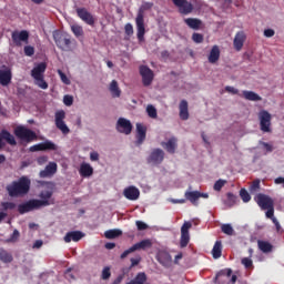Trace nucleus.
<instances>
[{
	"mask_svg": "<svg viewBox=\"0 0 284 284\" xmlns=\"http://www.w3.org/2000/svg\"><path fill=\"white\" fill-rule=\"evenodd\" d=\"M30 187H32V180L28 175H22L7 185V192L11 199H20L30 194Z\"/></svg>",
	"mask_w": 284,
	"mask_h": 284,
	"instance_id": "nucleus-1",
	"label": "nucleus"
},
{
	"mask_svg": "<svg viewBox=\"0 0 284 284\" xmlns=\"http://www.w3.org/2000/svg\"><path fill=\"white\" fill-rule=\"evenodd\" d=\"M53 41L62 52H72V43L74 40L68 32L55 30L53 31Z\"/></svg>",
	"mask_w": 284,
	"mask_h": 284,
	"instance_id": "nucleus-2",
	"label": "nucleus"
},
{
	"mask_svg": "<svg viewBox=\"0 0 284 284\" xmlns=\"http://www.w3.org/2000/svg\"><path fill=\"white\" fill-rule=\"evenodd\" d=\"M45 70H48V64H45V62L38 63L31 70V77L34 79L36 85L41 88V90H48V82L44 80Z\"/></svg>",
	"mask_w": 284,
	"mask_h": 284,
	"instance_id": "nucleus-3",
	"label": "nucleus"
},
{
	"mask_svg": "<svg viewBox=\"0 0 284 284\" xmlns=\"http://www.w3.org/2000/svg\"><path fill=\"white\" fill-rule=\"evenodd\" d=\"M254 201L261 210H267L266 214H274V200L270 195L258 193L255 195Z\"/></svg>",
	"mask_w": 284,
	"mask_h": 284,
	"instance_id": "nucleus-4",
	"label": "nucleus"
},
{
	"mask_svg": "<svg viewBox=\"0 0 284 284\" xmlns=\"http://www.w3.org/2000/svg\"><path fill=\"white\" fill-rule=\"evenodd\" d=\"M14 135L20 139V141H26V143L37 141V133L26 126H17L14 129Z\"/></svg>",
	"mask_w": 284,
	"mask_h": 284,
	"instance_id": "nucleus-5",
	"label": "nucleus"
},
{
	"mask_svg": "<svg viewBox=\"0 0 284 284\" xmlns=\"http://www.w3.org/2000/svg\"><path fill=\"white\" fill-rule=\"evenodd\" d=\"M152 247V240H142L135 244H133L131 247L125 250L121 255L120 258H128L130 254L134 252H139V250H150Z\"/></svg>",
	"mask_w": 284,
	"mask_h": 284,
	"instance_id": "nucleus-6",
	"label": "nucleus"
},
{
	"mask_svg": "<svg viewBox=\"0 0 284 284\" xmlns=\"http://www.w3.org/2000/svg\"><path fill=\"white\" fill-rule=\"evenodd\" d=\"M260 130L264 133L272 132V114L266 110L258 112Z\"/></svg>",
	"mask_w": 284,
	"mask_h": 284,
	"instance_id": "nucleus-7",
	"label": "nucleus"
},
{
	"mask_svg": "<svg viewBox=\"0 0 284 284\" xmlns=\"http://www.w3.org/2000/svg\"><path fill=\"white\" fill-rule=\"evenodd\" d=\"M47 202H41L40 200H29L22 204H19L18 212L20 214H26L28 212H32L34 210H41Z\"/></svg>",
	"mask_w": 284,
	"mask_h": 284,
	"instance_id": "nucleus-8",
	"label": "nucleus"
},
{
	"mask_svg": "<svg viewBox=\"0 0 284 284\" xmlns=\"http://www.w3.org/2000/svg\"><path fill=\"white\" fill-rule=\"evenodd\" d=\"M236 280V275H232V268L222 270L215 276V283L217 284H234Z\"/></svg>",
	"mask_w": 284,
	"mask_h": 284,
	"instance_id": "nucleus-9",
	"label": "nucleus"
},
{
	"mask_svg": "<svg viewBox=\"0 0 284 284\" xmlns=\"http://www.w3.org/2000/svg\"><path fill=\"white\" fill-rule=\"evenodd\" d=\"M192 227V221H185L181 226L180 247H187L190 244V230Z\"/></svg>",
	"mask_w": 284,
	"mask_h": 284,
	"instance_id": "nucleus-10",
	"label": "nucleus"
},
{
	"mask_svg": "<svg viewBox=\"0 0 284 284\" xmlns=\"http://www.w3.org/2000/svg\"><path fill=\"white\" fill-rule=\"evenodd\" d=\"M55 126L61 130L62 134H70V128L65 124V111L55 112Z\"/></svg>",
	"mask_w": 284,
	"mask_h": 284,
	"instance_id": "nucleus-11",
	"label": "nucleus"
},
{
	"mask_svg": "<svg viewBox=\"0 0 284 284\" xmlns=\"http://www.w3.org/2000/svg\"><path fill=\"white\" fill-rule=\"evenodd\" d=\"M11 39L18 48H21L22 42L28 43V40L30 39V33L27 30L22 31H13L11 33Z\"/></svg>",
	"mask_w": 284,
	"mask_h": 284,
	"instance_id": "nucleus-12",
	"label": "nucleus"
},
{
	"mask_svg": "<svg viewBox=\"0 0 284 284\" xmlns=\"http://www.w3.org/2000/svg\"><path fill=\"white\" fill-rule=\"evenodd\" d=\"M75 12H77L79 19H81V21L85 22L87 26L93 27L94 23H97V19H94V16L92 13H90V11H88V9L77 8Z\"/></svg>",
	"mask_w": 284,
	"mask_h": 284,
	"instance_id": "nucleus-13",
	"label": "nucleus"
},
{
	"mask_svg": "<svg viewBox=\"0 0 284 284\" xmlns=\"http://www.w3.org/2000/svg\"><path fill=\"white\" fill-rule=\"evenodd\" d=\"M140 74L142 77V83L145 88H148V85H152V81H154V71H152V69H150L148 65H141Z\"/></svg>",
	"mask_w": 284,
	"mask_h": 284,
	"instance_id": "nucleus-14",
	"label": "nucleus"
},
{
	"mask_svg": "<svg viewBox=\"0 0 284 284\" xmlns=\"http://www.w3.org/2000/svg\"><path fill=\"white\" fill-rule=\"evenodd\" d=\"M163 159H165V152L161 149H153L148 158V163L161 165L163 163Z\"/></svg>",
	"mask_w": 284,
	"mask_h": 284,
	"instance_id": "nucleus-15",
	"label": "nucleus"
},
{
	"mask_svg": "<svg viewBox=\"0 0 284 284\" xmlns=\"http://www.w3.org/2000/svg\"><path fill=\"white\" fill-rule=\"evenodd\" d=\"M185 199L186 201H190V203H192L193 205H199V199H210V194L199 191H186Z\"/></svg>",
	"mask_w": 284,
	"mask_h": 284,
	"instance_id": "nucleus-16",
	"label": "nucleus"
},
{
	"mask_svg": "<svg viewBox=\"0 0 284 284\" xmlns=\"http://www.w3.org/2000/svg\"><path fill=\"white\" fill-rule=\"evenodd\" d=\"M116 130L121 134H132V122L128 119L120 118L116 122Z\"/></svg>",
	"mask_w": 284,
	"mask_h": 284,
	"instance_id": "nucleus-17",
	"label": "nucleus"
},
{
	"mask_svg": "<svg viewBox=\"0 0 284 284\" xmlns=\"http://www.w3.org/2000/svg\"><path fill=\"white\" fill-rule=\"evenodd\" d=\"M123 196L128 199V201H139L141 196V191L139 190V187L130 185L123 190Z\"/></svg>",
	"mask_w": 284,
	"mask_h": 284,
	"instance_id": "nucleus-18",
	"label": "nucleus"
},
{
	"mask_svg": "<svg viewBox=\"0 0 284 284\" xmlns=\"http://www.w3.org/2000/svg\"><path fill=\"white\" fill-rule=\"evenodd\" d=\"M48 150L55 151L57 144L52 141H44L39 144L30 146V152H45Z\"/></svg>",
	"mask_w": 284,
	"mask_h": 284,
	"instance_id": "nucleus-19",
	"label": "nucleus"
},
{
	"mask_svg": "<svg viewBox=\"0 0 284 284\" xmlns=\"http://www.w3.org/2000/svg\"><path fill=\"white\" fill-rule=\"evenodd\" d=\"M136 30H138V41H144L145 39V21L143 19V13H138L136 19Z\"/></svg>",
	"mask_w": 284,
	"mask_h": 284,
	"instance_id": "nucleus-20",
	"label": "nucleus"
},
{
	"mask_svg": "<svg viewBox=\"0 0 284 284\" xmlns=\"http://www.w3.org/2000/svg\"><path fill=\"white\" fill-rule=\"evenodd\" d=\"M9 143V145H17V140L14 139V135H12L8 130H2L0 132V150H3L6 148V142Z\"/></svg>",
	"mask_w": 284,
	"mask_h": 284,
	"instance_id": "nucleus-21",
	"label": "nucleus"
},
{
	"mask_svg": "<svg viewBox=\"0 0 284 284\" xmlns=\"http://www.w3.org/2000/svg\"><path fill=\"white\" fill-rule=\"evenodd\" d=\"M58 165L55 162H49V164L44 168V170L40 171V179H50L57 174Z\"/></svg>",
	"mask_w": 284,
	"mask_h": 284,
	"instance_id": "nucleus-22",
	"label": "nucleus"
},
{
	"mask_svg": "<svg viewBox=\"0 0 284 284\" xmlns=\"http://www.w3.org/2000/svg\"><path fill=\"white\" fill-rule=\"evenodd\" d=\"M245 39H247V36H245L244 31H239L233 40V45L236 52H241L243 50V45L245 43Z\"/></svg>",
	"mask_w": 284,
	"mask_h": 284,
	"instance_id": "nucleus-23",
	"label": "nucleus"
},
{
	"mask_svg": "<svg viewBox=\"0 0 284 284\" xmlns=\"http://www.w3.org/2000/svg\"><path fill=\"white\" fill-rule=\"evenodd\" d=\"M83 236H85V234L81 231H70L64 235L63 241L64 243H72V241L79 243Z\"/></svg>",
	"mask_w": 284,
	"mask_h": 284,
	"instance_id": "nucleus-24",
	"label": "nucleus"
},
{
	"mask_svg": "<svg viewBox=\"0 0 284 284\" xmlns=\"http://www.w3.org/2000/svg\"><path fill=\"white\" fill-rule=\"evenodd\" d=\"M148 134V128L141 123H136V143L141 145L145 141Z\"/></svg>",
	"mask_w": 284,
	"mask_h": 284,
	"instance_id": "nucleus-25",
	"label": "nucleus"
},
{
	"mask_svg": "<svg viewBox=\"0 0 284 284\" xmlns=\"http://www.w3.org/2000/svg\"><path fill=\"white\" fill-rule=\"evenodd\" d=\"M194 10V6L187 0H179V12L180 14H191Z\"/></svg>",
	"mask_w": 284,
	"mask_h": 284,
	"instance_id": "nucleus-26",
	"label": "nucleus"
},
{
	"mask_svg": "<svg viewBox=\"0 0 284 284\" xmlns=\"http://www.w3.org/2000/svg\"><path fill=\"white\" fill-rule=\"evenodd\" d=\"M176 138H170L166 142H161V145L169 154H174V152H176Z\"/></svg>",
	"mask_w": 284,
	"mask_h": 284,
	"instance_id": "nucleus-27",
	"label": "nucleus"
},
{
	"mask_svg": "<svg viewBox=\"0 0 284 284\" xmlns=\"http://www.w3.org/2000/svg\"><path fill=\"white\" fill-rule=\"evenodd\" d=\"M12 81V71L9 69L7 70H0V84L1 85H10Z\"/></svg>",
	"mask_w": 284,
	"mask_h": 284,
	"instance_id": "nucleus-28",
	"label": "nucleus"
},
{
	"mask_svg": "<svg viewBox=\"0 0 284 284\" xmlns=\"http://www.w3.org/2000/svg\"><path fill=\"white\" fill-rule=\"evenodd\" d=\"M80 175L83 176V179H88L89 176H92L94 174V169L89 163H82L80 165Z\"/></svg>",
	"mask_w": 284,
	"mask_h": 284,
	"instance_id": "nucleus-29",
	"label": "nucleus"
},
{
	"mask_svg": "<svg viewBox=\"0 0 284 284\" xmlns=\"http://www.w3.org/2000/svg\"><path fill=\"white\" fill-rule=\"evenodd\" d=\"M180 119L182 121H187L190 119V111L187 110V102L185 100H182L180 102Z\"/></svg>",
	"mask_w": 284,
	"mask_h": 284,
	"instance_id": "nucleus-30",
	"label": "nucleus"
},
{
	"mask_svg": "<svg viewBox=\"0 0 284 284\" xmlns=\"http://www.w3.org/2000/svg\"><path fill=\"white\" fill-rule=\"evenodd\" d=\"M221 59V49L219 45H213L209 54V63H216Z\"/></svg>",
	"mask_w": 284,
	"mask_h": 284,
	"instance_id": "nucleus-31",
	"label": "nucleus"
},
{
	"mask_svg": "<svg viewBox=\"0 0 284 284\" xmlns=\"http://www.w3.org/2000/svg\"><path fill=\"white\" fill-rule=\"evenodd\" d=\"M257 247L258 250H261V252H263V254H270V252L274 250V246L272 245V243L263 240L257 241Z\"/></svg>",
	"mask_w": 284,
	"mask_h": 284,
	"instance_id": "nucleus-32",
	"label": "nucleus"
},
{
	"mask_svg": "<svg viewBox=\"0 0 284 284\" xmlns=\"http://www.w3.org/2000/svg\"><path fill=\"white\" fill-rule=\"evenodd\" d=\"M109 91L113 99H119V97H121V89L119 88V82H116V80L111 81Z\"/></svg>",
	"mask_w": 284,
	"mask_h": 284,
	"instance_id": "nucleus-33",
	"label": "nucleus"
},
{
	"mask_svg": "<svg viewBox=\"0 0 284 284\" xmlns=\"http://www.w3.org/2000/svg\"><path fill=\"white\" fill-rule=\"evenodd\" d=\"M223 254V243L221 241H216L212 248V256L213 258H221Z\"/></svg>",
	"mask_w": 284,
	"mask_h": 284,
	"instance_id": "nucleus-34",
	"label": "nucleus"
},
{
	"mask_svg": "<svg viewBox=\"0 0 284 284\" xmlns=\"http://www.w3.org/2000/svg\"><path fill=\"white\" fill-rule=\"evenodd\" d=\"M242 94L246 101H262L263 100V98H261V95H258V93H256L254 91L244 90L242 92Z\"/></svg>",
	"mask_w": 284,
	"mask_h": 284,
	"instance_id": "nucleus-35",
	"label": "nucleus"
},
{
	"mask_svg": "<svg viewBox=\"0 0 284 284\" xmlns=\"http://www.w3.org/2000/svg\"><path fill=\"white\" fill-rule=\"evenodd\" d=\"M239 202V196H236L233 193H227L226 199L224 200L225 207H234L236 203Z\"/></svg>",
	"mask_w": 284,
	"mask_h": 284,
	"instance_id": "nucleus-36",
	"label": "nucleus"
},
{
	"mask_svg": "<svg viewBox=\"0 0 284 284\" xmlns=\"http://www.w3.org/2000/svg\"><path fill=\"white\" fill-rule=\"evenodd\" d=\"M52 194H53L52 190L41 191V193L39 195L41 200H39V201L47 202V204H43L42 207L50 205V199H52Z\"/></svg>",
	"mask_w": 284,
	"mask_h": 284,
	"instance_id": "nucleus-37",
	"label": "nucleus"
},
{
	"mask_svg": "<svg viewBox=\"0 0 284 284\" xmlns=\"http://www.w3.org/2000/svg\"><path fill=\"white\" fill-rule=\"evenodd\" d=\"M184 22L192 30H199L201 28V24H202L201 20L196 19V18H186V19H184Z\"/></svg>",
	"mask_w": 284,
	"mask_h": 284,
	"instance_id": "nucleus-38",
	"label": "nucleus"
},
{
	"mask_svg": "<svg viewBox=\"0 0 284 284\" xmlns=\"http://www.w3.org/2000/svg\"><path fill=\"white\" fill-rule=\"evenodd\" d=\"M0 261L2 263H12L14 261V257H12V253L6 251L4 248L0 250Z\"/></svg>",
	"mask_w": 284,
	"mask_h": 284,
	"instance_id": "nucleus-39",
	"label": "nucleus"
},
{
	"mask_svg": "<svg viewBox=\"0 0 284 284\" xmlns=\"http://www.w3.org/2000/svg\"><path fill=\"white\" fill-rule=\"evenodd\" d=\"M266 219H271L272 223L275 225V230L277 234H283V227L281 226V222L274 216V214H266Z\"/></svg>",
	"mask_w": 284,
	"mask_h": 284,
	"instance_id": "nucleus-40",
	"label": "nucleus"
},
{
	"mask_svg": "<svg viewBox=\"0 0 284 284\" xmlns=\"http://www.w3.org/2000/svg\"><path fill=\"white\" fill-rule=\"evenodd\" d=\"M121 234H123V232H121V230H109L105 231L104 236L105 239H119V236H121Z\"/></svg>",
	"mask_w": 284,
	"mask_h": 284,
	"instance_id": "nucleus-41",
	"label": "nucleus"
},
{
	"mask_svg": "<svg viewBox=\"0 0 284 284\" xmlns=\"http://www.w3.org/2000/svg\"><path fill=\"white\" fill-rule=\"evenodd\" d=\"M71 32H73L74 37L79 39V37H83V27L80 24H72Z\"/></svg>",
	"mask_w": 284,
	"mask_h": 284,
	"instance_id": "nucleus-42",
	"label": "nucleus"
},
{
	"mask_svg": "<svg viewBox=\"0 0 284 284\" xmlns=\"http://www.w3.org/2000/svg\"><path fill=\"white\" fill-rule=\"evenodd\" d=\"M158 261L160 263H162V265H168V263H171L172 262V256H170V254L168 253H161L159 256H158Z\"/></svg>",
	"mask_w": 284,
	"mask_h": 284,
	"instance_id": "nucleus-43",
	"label": "nucleus"
},
{
	"mask_svg": "<svg viewBox=\"0 0 284 284\" xmlns=\"http://www.w3.org/2000/svg\"><path fill=\"white\" fill-rule=\"evenodd\" d=\"M14 207H17V204L13 202H2L1 203L2 212H0V214H3V212H8L10 210H14Z\"/></svg>",
	"mask_w": 284,
	"mask_h": 284,
	"instance_id": "nucleus-44",
	"label": "nucleus"
},
{
	"mask_svg": "<svg viewBox=\"0 0 284 284\" xmlns=\"http://www.w3.org/2000/svg\"><path fill=\"white\" fill-rule=\"evenodd\" d=\"M227 183L226 180L220 179L217 180L214 185H213V190L215 192H221V190H223V187H225V184Z\"/></svg>",
	"mask_w": 284,
	"mask_h": 284,
	"instance_id": "nucleus-45",
	"label": "nucleus"
},
{
	"mask_svg": "<svg viewBox=\"0 0 284 284\" xmlns=\"http://www.w3.org/2000/svg\"><path fill=\"white\" fill-rule=\"evenodd\" d=\"M240 196L244 203H250V201H252V196L245 189L240 190Z\"/></svg>",
	"mask_w": 284,
	"mask_h": 284,
	"instance_id": "nucleus-46",
	"label": "nucleus"
},
{
	"mask_svg": "<svg viewBox=\"0 0 284 284\" xmlns=\"http://www.w3.org/2000/svg\"><path fill=\"white\" fill-rule=\"evenodd\" d=\"M221 230L223 234H226L227 236H232L234 234V229L231 224H223Z\"/></svg>",
	"mask_w": 284,
	"mask_h": 284,
	"instance_id": "nucleus-47",
	"label": "nucleus"
},
{
	"mask_svg": "<svg viewBox=\"0 0 284 284\" xmlns=\"http://www.w3.org/2000/svg\"><path fill=\"white\" fill-rule=\"evenodd\" d=\"M261 190V180H255L250 186L251 194H254Z\"/></svg>",
	"mask_w": 284,
	"mask_h": 284,
	"instance_id": "nucleus-48",
	"label": "nucleus"
},
{
	"mask_svg": "<svg viewBox=\"0 0 284 284\" xmlns=\"http://www.w3.org/2000/svg\"><path fill=\"white\" fill-rule=\"evenodd\" d=\"M21 234L19 233V230H14L11 236L6 241L7 243H17L19 241V237Z\"/></svg>",
	"mask_w": 284,
	"mask_h": 284,
	"instance_id": "nucleus-49",
	"label": "nucleus"
},
{
	"mask_svg": "<svg viewBox=\"0 0 284 284\" xmlns=\"http://www.w3.org/2000/svg\"><path fill=\"white\" fill-rule=\"evenodd\" d=\"M58 74L62 83H64V85H70L71 83L70 78H68V75H65V73L61 69L58 70Z\"/></svg>",
	"mask_w": 284,
	"mask_h": 284,
	"instance_id": "nucleus-50",
	"label": "nucleus"
},
{
	"mask_svg": "<svg viewBox=\"0 0 284 284\" xmlns=\"http://www.w3.org/2000/svg\"><path fill=\"white\" fill-rule=\"evenodd\" d=\"M146 112L151 119H156V108H154L153 105H148Z\"/></svg>",
	"mask_w": 284,
	"mask_h": 284,
	"instance_id": "nucleus-51",
	"label": "nucleus"
},
{
	"mask_svg": "<svg viewBox=\"0 0 284 284\" xmlns=\"http://www.w3.org/2000/svg\"><path fill=\"white\" fill-rule=\"evenodd\" d=\"M124 32H125L126 37H132V34H134V27H132V23L125 24Z\"/></svg>",
	"mask_w": 284,
	"mask_h": 284,
	"instance_id": "nucleus-52",
	"label": "nucleus"
},
{
	"mask_svg": "<svg viewBox=\"0 0 284 284\" xmlns=\"http://www.w3.org/2000/svg\"><path fill=\"white\" fill-rule=\"evenodd\" d=\"M258 145H262L264 148V150H266L267 153L274 152V146L267 142L260 141Z\"/></svg>",
	"mask_w": 284,
	"mask_h": 284,
	"instance_id": "nucleus-53",
	"label": "nucleus"
},
{
	"mask_svg": "<svg viewBox=\"0 0 284 284\" xmlns=\"http://www.w3.org/2000/svg\"><path fill=\"white\" fill-rule=\"evenodd\" d=\"M242 265H244V267H246V270H250V267H252L254 265V263L252 262V258L243 257Z\"/></svg>",
	"mask_w": 284,
	"mask_h": 284,
	"instance_id": "nucleus-54",
	"label": "nucleus"
},
{
	"mask_svg": "<svg viewBox=\"0 0 284 284\" xmlns=\"http://www.w3.org/2000/svg\"><path fill=\"white\" fill-rule=\"evenodd\" d=\"M112 276V273L110 272V267L105 266L102 271V280L108 281Z\"/></svg>",
	"mask_w": 284,
	"mask_h": 284,
	"instance_id": "nucleus-55",
	"label": "nucleus"
},
{
	"mask_svg": "<svg viewBox=\"0 0 284 284\" xmlns=\"http://www.w3.org/2000/svg\"><path fill=\"white\" fill-rule=\"evenodd\" d=\"M24 54H26V57H34V47L26 45L24 47Z\"/></svg>",
	"mask_w": 284,
	"mask_h": 284,
	"instance_id": "nucleus-56",
	"label": "nucleus"
},
{
	"mask_svg": "<svg viewBox=\"0 0 284 284\" xmlns=\"http://www.w3.org/2000/svg\"><path fill=\"white\" fill-rule=\"evenodd\" d=\"M63 103L64 105H72V103H74V98L72 95H64L63 97Z\"/></svg>",
	"mask_w": 284,
	"mask_h": 284,
	"instance_id": "nucleus-57",
	"label": "nucleus"
},
{
	"mask_svg": "<svg viewBox=\"0 0 284 284\" xmlns=\"http://www.w3.org/2000/svg\"><path fill=\"white\" fill-rule=\"evenodd\" d=\"M192 39L194 43H203V34L201 33H193Z\"/></svg>",
	"mask_w": 284,
	"mask_h": 284,
	"instance_id": "nucleus-58",
	"label": "nucleus"
},
{
	"mask_svg": "<svg viewBox=\"0 0 284 284\" xmlns=\"http://www.w3.org/2000/svg\"><path fill=\"white\" fill-rule=\"evenodd\" d=\"M141 263V255H138L136 257L131 258V266L130 267H136Z\"/></svg>",
	"mask_w": 284,
	"mask_h": 284,
	"instance_id": "nucleus-59",
	"label": "nucleus"
},
{
	"mask_svg": "<svg viewBox=\"0 0 284 284\" xmlns=\"http://www.w3.org/2000/svg\"><path fill=\"white\" fill-rule=\"evenodd\" d=\"M225 91L230 92V94H239V89L234 88V87H225Z\"/></svg>",
	"mask_w": 284,
	"mask_h": 284,
	"instance_id": "nucleus-60",
	"label": "nucleus"
},
{
	"mask_svg": "<svg viewBox=\"0 0 284 284\" xmlns=\"http://www.w3.org/2000/svg\"><path fill=\"white\" fill-rule=\"evenodd\" d=\"M136 227H138V230H140V231L148 230V224H145V223L142 222V221H138V222H136Z\"/></svg>",
	"mask_w": 284,
	"mask_h": 284,
	"instance_id": "nucleus-61",
	"label": "nucleus"
},
{
	"mask_svg": "<svg viewBox=\"0 0 284 284\" xmlns=\"http://www.w3.org/2000/svg\"><path fill=\"white\" fill-rule=\"evenodd\" d=\"M275 32L273 29H265L264 30V37H266L267 39H271V37H274Z\"/></svg>",
	"mask_w": 284,
	"mask_h": 284,
	"instance_id": "nucleus-62",
	"label": "nucleus"
},
{
	"mask_svg": "<svg viewBox=\"0 0 284 284\" xmlns=\"http://www.w3.org/2000/svg\"><path fill=\"white\" fill-rule=\"evenodd\" d=\"M152 8H154V3L153 2H144L142 4V10H152Z\"/></svg>",
	"mask_w": 284,
	"mask_h": 284,
	"instance_id": "nucleus-63",
	"label": "nucleus"
},
{
	"mask_svg": "<svg viewBox=\"0 0 284 284\" xmlns=\"http://www.w3.org/2000/svg\"><path fill=\"white\" fill-rule=\"evenodd\" d=\"M90 160L91 161H99V153L98 152H91L90 153Z\"/></svg>",
	"mask_w": 284,
	"mask_h": 284,
	"instance_id": "nucleus-64",
	"label": "nucleus"
}]
</instances>
